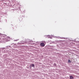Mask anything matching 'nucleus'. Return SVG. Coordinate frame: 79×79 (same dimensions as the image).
Wrapping results in <instances>:
<instances>
[{
  "instance_id": "obj_1",
  "label": "nucleus",
  "mask_w": 79,
  "mask_h": 79,
  "mask_svg": "<svg viewBox=\"0 0 79 79\" xmlns=\"http://www.w3.org/2000/svg\"><path fill=\"white\" fill-rule=\"evenodd\" d=\"M40 45L41 46V47H44V46H45V44H44V43H41L40 44Z\"/></svg>"
},
{
  "instance_id": "obj_2",
  "label": "nucleus",
  "mask_w": 79,
  "mask_h": 79,
  "mask_svg": "<svg viewBox=\"0 0 79 79\" xmlns=\"http://www.w3.org/2000/svg\"><path fill=\"white\" fill-rule=\"evenodd\" d=\"M70 79H74V77H73V76H70Z\"/></svg>"
},
{
  "instance_id": "obj_3",
  "label": "nucleus",
  "mask_w": 79,
  "mask_h": 79,
  "mask_svg": "<svg viewBox=\"0 0 79 79\" xmlns=\"http://www.w3.org/2000/svg\"><path fill=\"white\" fill-rule=\"evenodd\" d=\"M31 66H32V67H35V65H34V64H31Z\"/></svg>"
},
{
  "instance_id": "obj_4",
  "label": "nucleus",
  "mask_w": 79,
  "mask_h": 79,
  "mask_svg": "<svg viewBox=\"0 0 79 79\" xmlns=\"http://www.w3.org/2000/svg\"><path fill=\"white\" fill-rule=\"evenodd\" d=\"M54 66H55L56 65V64L55 63L54 64Z\"/></svg>"
},
{
  "instance_id": "obj_5",
  "label": "nucleus",
  "mask_w": 79,
  "mask_h": 79,
  "mask_svg": "<svg viewBox=\"0 0 79 79\" xmlns=\"http://www.w3.org/2000/svg\"><path fill=\"white\" fill-rule=\"evenodd\" d=\"M69 62H71V61L70 60H69Z\"/></svg>"
}]
</instances>
